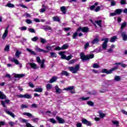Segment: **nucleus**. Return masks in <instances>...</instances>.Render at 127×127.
Returning <instances> with one entry per match:
<instances>
[{
	"label": "nucleus",
	"instance_id": "nucleus-1",
	"mask_svg": "<svg viewBox=\"0 0 127 127\" xmlns=\"http://www.w3.org/2000/svg\"><path fill=\"white\" fill-rule=\"evenodd\" d=\"M80 59L82 61H87L88 60H90V59H93L94 57H95V55L94 54H89V55H85L84 53H81L80 55Z\"/></svg>",
	"mask_w": 127,
	"mask_h": 127
},
{
	"label": "nucleus",
	"instance_id": "nucleus-2",
	"mask_svg": "<svg viewBox=\"0 0 127 127\" xmlns=\"http://www.w3.org/2000/svg\"><path fill=\"white\" fill-rule=\"evenodd\" d=\"M68 69L70 72H71L72 74H76L80 70V65L76 64L74 66H69Z\"/></svg>",
	"mask_w": 127,
	"mask_h": 127
},
{
	"label": "nucleus",
	"instance_id": "nucleus-3",
	"mask_svg": "<svg viewBox=\"0 0 127 127\" xmlns=\"http://www.w3.org/2000/svg\"><path fill=\"white\" fill-rule=\"evenodd\" d=\"M101 41H104L102 44V49L106 50L108 48V43L109 42V38H103L101 39Z\"/></svg>",
	"mask_w": 127,
	"mask_h": 127
},
{
	"label": "nucleus",
	"instance_id": "nucleus-4",
	"mask_svg": "<svg viewBox=\"0 0 127 127\" xmlns=\"http://www.w3.org/2000/svg\"><path fill=\"white\" fill-rule=\"evenodd\" d=\"M117 69H118V66H115L109 70H108V69H102V73H106L107 74H112V73H113V71L117 70Z\"/></svg>",
	"mask_w": 127,
	"mask_h": 127
},
{
	"label": "nucleus",
	"instance_id": "nucleus-5",
	"mask_svg": "<svg viewBox=\"0 0 127 127\" xmlns=\"http://www.w3.org/2000/svg\"><path fill=\"white\" fill-rule=\"evenodd\" d=\"M77 31H82L84 33H87V32H89V28L88 27H79L77 29Z\"/></svg>",
	"mask_w": 127,
	"mask_h": 127
},
{
	"label": "nucleus",
	"instance_id": "nucleus-6",
	"mask_svg": "<svg viewBox=\"0 0 127 127\" xmlns=\"http://www.w3.org/2000/svg\"><path fill=\"white\" fill-rule=\"evenodd\" d=\"M17 97H18V98H24L25 99H31V98H32V96L30 94H28V93H26L24 95H17Z\"/></svg>",
	"mask_w": 127,
	"mask_h": 127
},
{
	"label": "nucleus",
	"instance_id": "nucleus-7",
	"mask_svg": "<svg viewBox=\"0 0 127 127\" xmlns=\"http://www.w3.org/2000/svg\"><path fill=\"white\" fill-rule=\"evenodd\" d=\"M100 42V38H99V36H96L95 38L91 42V43L93 45L99 44Z\"/></svg>",
	"mask_w": 127,
	"mask_h": 127
},
{
	"label": "nucleus",
	"instance_id": "nucleus-8",
	"mask_svg": "<svg viewBox=\"0 0 127 127\" xmlns=\"http://www.w3.org/2000/svg\"><path fill=\"white\" fill-rule=\"evenodd\" d=\"M7 29H8V26L6 28V29L2 36V39L3 40H4L5 38L7 37V34H8V30Z\"/></svg>",
	"mask_w": 127,
	"mask_h": 127
},
{
	"label": "nucleus",
	"instance_id": "nucleus-9",
	"mask_svg": "<svg viewBox=\"0 0 127 127\" xmlns=\"http://www.w3.org/2000/svg\"><path fill=\"white\" fill-rule=\"evenodd\" d=\"M81 122L82 124H83L84 125H86V126H88L90 127V126H91L92 125L91 122H90L89 121H88V120L84 118L82 119Z\"/></svg>",
	"mask_w": 127,
	"mask_h": 127
},
{
	"label": "nucleus",
	"instance_id": "nucleus-10",
	"mask_svg": "<svg viewBox=\"0 0 127 127\" xmlns=\"http://www.w3.org/2000/svg\"><path fill=\"white\" fill-rule=\"evenodd\" d=\"M28 66H31V68H32L33 69H37V66L35 63H27L26 64V66L28 69L29 68Z\"/></svg>",
	"mask_w": 127,
	"mask_h": 127
},
{
	"label": "nucleus",
	"instance_id": "nucleus-11",
	"mask_svg": "<svg viewBox=\"0 0 127 127\" xmlns=\"http://www.w3.org/2000/svg\"><path fill=\"white\" fill-rule=\"evenodd\" d=\"M57 121H58L59 124H64L65 120L63 119L62 118H61L59 116L56 117Z\"/></svg>",
	"mask_w": 127,
	"mask_h": 127
},
{
	"label": "nucleus",
	"instance_id": "nucleus-12",
	"mask_svg": "<svg viewBox=\"0 0 127 127\" xmlns=\"http://www.w3.org/2000/svg\"><path fill=\"white\" fill-rule=\"evenodd\" d=\"M10 102V100L8 99L5 100L4 101H1V105L4 108H6V106H5V103L6 104H9Z\"/></svg>",
	"mask_w": 127,
	"mask_h": 127
},
{
	"label": "nucleus",
	"instance_id": "nucleus-13",
	"mask_svg": "<svg viewBox=\"0 0 127 127\" xmlns=\"http://www.w3.org/2000/svg\"><path fill=\"white\" fill-rule=\"evenodd\" d=\"M55 90H56V93L57 94H61V93H62V89L59 88V87H58V85H56L55 86Z\"/></svg>",
	"mask_w": 127,
	"mask_h": 127
},
{
	"label": "nucleus",
	"instance_id": "nucleus-14",
	"mask_svg": "<svg viewBox=\"0 0 127 127\" xmlns=\"http://www.w3.org/2000/svg\"><path fill=\"white\" fill-rule=\"evenodd\" d=\"M121 36L123 38V40H124V41H127V34H126V32H122L121 34Z\"/></svg>",
	"mask_w": 127,
	"mask_h": 127
},
{
	"label": "nucleus",
	"instance_id": "nucleus-15",
	"mask_svg": "<svg viewBox=\"0 0 127 127\" xmlns=\"http://www.w3.org/2000/svg\"><path fill=\"white\" fill-rule=\"evenodd\" d=\"M57 79H58L57 76H53L51 79H50L49 82L51 83H54V82H56V81H57Z\"/></svg>",
	"mask_w": 127,
	"mask_h": 127
},
{
	"label": "nucleus",
	"instance_id": "nucleus-16",
	"mask_svg": "<svg viewBox=\"0 0 127 127\" xmlns=\"http://www.w3.org/2000/svg\"><path fill=\"white\" fill-rule=\"evenodd\" d=\"M36 51L37 52H43L44 53H48V51H45L42 49H40L39 48H37L36 49Z\"/></svg>",
	"mask_w": 127,
	"mask_h": 127
},
{
	"label": "nucleus",
	"instance_id": "nucleus-17",
	"mask_svg": "<svg viewBox=\"0 0 127 127\" xmlns=\"http://www.w3.org/2000/svg\"><path fill=\"white\" fill-rule=\"evenodd\" d=\"M61 10L64 14H65L66 12H67V9H66L65 6L61 7Z\"/></svg>",
	"mask_w": 127,
	"mask_h": 127
},
{
	"label": "nucleus",
	"instance_id": "nucleus-18",
	"mask_svg": "<svg viewBox=\"0 0 127 127\" xmlns=\"http://www.w3.org/2000/svg\"><path fill=\"white\" fill-rule=\"evenodd\" d=\"M114 80L116 82H120L122 80V77L120 76L116 75L115 76Z\"/></svg>",
	"mask_w": 127,
	"mask_h": 127
},
{
	"label": "nucleus",
	"instance_id": "nucleus-19",
	"mask_svg": "<svg viewBox=\"0 0 127 127\" xmlns=\"http://www.w3.org/2000/svg\"><path fill=\"white\" fill-rule=\"evenodd\" d=\"M5 113L7 114L12 117V118H14L15 117V115L13 114V113L9 112L8 110H5Z\"/></svg>",
	"mask_w": 127,
	"mask_h": 127
},
{
	"label": "nucleus",
	"instance_id": "nucleus-20",
	"mask_svg": "<svg viewBox=\"0 0 127 127\" xmlns=\"http://www.w3.org/2000/svg\"><path fill=\"white\" fill-rule=\"evenodd\" d=\"M53 20L57 22H60V18L58 16H55L53 17Z\"/></svg>",
	"mask_w": 127,
	"mask_h": 127
},
{
	"label": "nucleus",
	"instance_id": "nucleus-21",
	"mask_svg": "<svg viewBox=\"0 0 127 127\" xmlns=\"http://www.w3.org/2000/svg\"><path fill=\"white\" fill-rule=\"evenodd\" d=\"M64 52H61L59 53V55H60V56H61V58L62 59H65L66 60V55L64 54Z\"/></svg>",
	"mask_w": 127,
	"mask_h": 127
},
{
	"label": "nucleus",
	"instance_id": "nucleus-22",
	"mask_svg": "<svg viewBox=\"0 0 127 127\" xmlns=\"http://www.w3.org/2000/svg\"><path fill=\"white\" fill-rule=\"evenodd\" d=\"M25 76V74H14V77H15V78H22Z\"/></svg>",
	"mask_w": 127,
	"mask_h": 127
},
{
	"label": "nucleus",
	"instance_id": "nucleus-23",
	"mask_svg": "<svg viewBox=\"0 0 127 127\" xmlns=\"http://www.w3.org/2000/svg\"><path fill=\"white\" fill-rule=\"evenodd\" d=\"M72 90H74L73 86H69L64 89V91H72Z\"/></svg>",
	"mask_w": 127,
	"mask_h": 127
},
{
	"label": "nucleus",
	"instance_id": "nucleus-24",
	"mask_svg": "<svg viewBox=\"0 0 127 127\" xmlns=\"http://www.w3.org/2000/svg\"><path fill=\"white\" fill-rule=\"evenodd\" d=\"M27 51H28V52H29V53H30V54H31L32 55H36V54L35 53V52L32 51L31 49H29V48H27L26 49Z\"/></svg>",
	"mask_w": 127,
	"mask_h": 127
},
{
	"label": "nucleus",
	"instance_id": "nucleus-25",
	"mask_svg": "<svg viewBox=\"0 0 127 127\" xmlns=\"http://www.w3.org/2000/svg\"><path fill=\"white\" fill-rule=\"evenodd\" d=\"M21 54V52L17 50L16 51L15 54V56L17 58H19V57H20V55Z\"/></svg>",
	"mask_w": 127,
	"mask_h": 127
},
{
	"label": "nucleus",
	"instance_id": "nucleus-26",
	"mask_svg": "<svg viewBox=\"0 0 127 127\" xmlns=\"http://www.w3.org/2000/svg\"><path fill=\"white\" fill-rule=\"evenodd\" d=\"M61 75H64V76L68 77L69 76V75H70V74L66 71L63 70V71L61 73Z\"/></svg>",
	"mask_w": 127,
	"mask_h": 127
},
{
	"label": "nucleus",
	"instance_id": "nucleus-27",
	"mask_svg": "<svg viewBox=\"0 0 127 127\" xmlns=\"http://www.w3.org/2000/svg\"><path fill=\"white\" fill-rule=\"evenodd\" d=\"M43 29H44V30H52L51 27H50V26L48 25L44 26L43 27Z\"/></svg>",
	"mask_w": 127,
	"mask_h": 127
},
{
	"label": "nucleus",
	"instance_id": "nucleus-28",
	"mask_svg": "<svg viewBox=\"0 0 127 127\" xmlns=\"http://www.w3.org/2000/svg\"><path fill=\"white\" fill-rule=\"evenodd\" d=\"M43 89L42 88H37L34 89V92H38V93H42Z\"/></svg>",
	"mask_w": 127,
	"mask_h": 127
},
{
	"label": "nucleus",
	"instance_id": "nucleus-29",
	"mask_svg": "<svg viewBox=\"0 0 127 127\" xmlns=\"http://www.w3.org/2000/svg\"><path fill=\"white\" fill-rule=\"evenodd\" d=\"M123 12V9H117L115 10V13L117 14H121Z\"/></svg>",
	"mask_w": 127,
	"mask_h": 127
},
{
	"label": "nucleus",
	"instance_id": "nucleus-30",
	"mask_svg": "<svg viewBox=\"0 0 127 127\" xmlns=\"http://www.w3.org/2000/svg\"><path fill=\"white\" fill-rule=\"evenodd\" d=\"M95 23H96V24H97V25L100 26V27H102V20H101L95 21Z\"/></svg>",
	"mask_w": 127,
	"mask_h": 127
},
{
	"label": "nucleus",
	"instance_id": "nucleus-31",
	"mask_svg": "<svg viewBox=\"0 0 127 127\" xmlns=\"http://www.w3.org/2000/svg\"><path fill=\"white\" fill-rule=\"evenodd\" d=\"M45 5H42V8L39 10V11L41 12V13H43V12H45V11H46V9H45Z\"/></svg>",
	"mask_w": 127,
	"mask_h": 127
},
{
	"label": "nucleus",
	"instance_id": "nucleus-32",
	"mask_svg": "<svg viewBox=\"0 0 127 127\" xmlns=\"http://www.w3.org/2000/svg\"><path fill=\"white\" fill-rule=\"evenodd\" d=\"M99 117L101 119H103V118H105L106 114L103 113L102 111L99 112Z\"/></svg>",
	"mask_w": 127,
	"mask_h": 127
},
{
	"label": "nucleus",
	"instance_id": "nucleus-33",
	"mask_svg": "<svg viewBox=\"0 0 127 127\" xmlns=\"http://www.w3.org/2000/svg\"><path fill=\"white\" fill-rule=\"evenodd\" d=\"M23 115H24V116H27V117H30V118H33L32 114L29 113L24 112L23 113Z\"/></svg>",
	"mask_w": 127,
	"mask_h": 127
},
{
	"label": "nucleus",
	"instance_id": "nucleus-34",
	"mask_svg": "<svg viewBox=\"0 0 127 127\" xmlns=\"http://www.w3.org/2000/svg\"><path fill=\"white\" fill-rule=\"evenodd\" d=\"M46 89L48 91H49V90H51L52 89V84H50L49 83L47 84Z\"/></svg>",
	"mask_w": 127,
	"mask_h": 127
},
{
	"label": "nucleus",
	"instance_id": "nucleus-35",
	"mask_svg": "<svg viewBox=\"0 0 127 127\" xmlns=\"http://www.w3.org/2000/svg\"><path fill=\"white\" fill-rule=\"evenodd\" d=\"M68 47H69V45L68 44H64L62 47V50H65V49H67Z\"/></svg>",
	"mask_w": 127,
	"mask_h": 127
},
{
	"label": "nucleus",
	"instance_id": "nucleus-36",
	"mask_svg": "<svg viewBox=\"0 0 127 127\" xmlns=\"http://www.w3.org/2000/svg\"><path fill=\"white\" fill-rule=\"evenodd\" d=\"M117 38H118V37L117 36H114V37H111L110 39V42H115Z\"/></svg>",
	"mask_w": 127,
	"mask_h": 127
},
{
	"label": "nucleus",
	"instance_id": "nucleus-37",
	"mask_svg": "<svg viewBox=\"0 0 127 127\" xmlns=\"http://www.w3.org/2000/svg\"><path fill=\"white\" fill-rule=\"evenodd\" d=\"M113 125H115L116 127H119L120 126V122L118 121H112Z\"/></svg>",
	"mask_w": 127,
	"mask_h": 127
},
{
	"label": "nucleus",
	"instance_id": "nucleus-38",
	"mask_svg": "<svg viewBox=\"0 0 127 127\" xmlns=\"http://www.w3.org/2000/svg\"><path fill=\"white\" fill-rule=\"evenodd\" d=\"M45 63V60H42V63H41V68H45V64H44V63Z\"/></svg>",
	"mask_w": 127,
	"mask_h": 127
},
{
	"label": "nucleus",
	"instance_id": "nucleus-39",
	"mask_svg": "<svg viewBox=\"0 0 127 127\" xmlns=\"http://www.w3.org/2000/svg\"><path fill=\"white\" fill-rule=\"evenodd\" d=\"M5 6H7V7L13 8V7H14V5L12 3H8L5 5Z\"/></svg>",
	"mask_w": 127,
	"mask_h": 127
},
{
	"label": "nucleus",
	"instance_id": "nucleus-40",
	"mask_svg": "<svg viewBox=\"0 0 127 127\" xmlns=\"http://www.w3.org/2000/svg\"><path fill=\"white\" fill-rule=\"evenodd\" d=\"M40 42H41L43 44H45V43H46V40L42 37L40 38Z\"/></svg>",
	"mask_w": 127,
	"mask_h": 127
},
{
	"label": "nucleus",
	"instance_id": "nucleus-41",
	"mask_svg": "<svg viewBox=\"0 0 127 127\" xmlns=\"http://www.w3.org/2000/svg\"><path fill=\"white\" fill-rule=\"evenodd\" d=\"M51 57H55V58H56L57 57V54H56V53L54 52H51L50 53Z\"/></svg>",
	"mask_w": 127,
	"mask_h": 127
},
{
	"label": "nucleus",
	"instance_id": "nucleus-42",
	"mask_svg": "<svg viewBox=\"0 0 127 127\" xmlns=\"http://www.w3.org/2000/svg\"><path fill=\"white\" fill-rule=\"evenodd\" d=\"M14 63H15V64H16V65H19V61H18V60H17V59H16L15 58H13V62Z\"/></svg>",
	"mask_w": 127,
	"mask_h": 127
},
{
	"label": "nucleus",
	"instance_id": "nucleus-43",
	"mask_svg": "<svg viewBox=\"0 0 127 127\" xmlns=\"http://www.w3.org/2000/svg\"><path fill=\"white\" fill-rule=\"evenodd\" d=\"M4 51L6 52H8L9 51V45H7L4 49Z\"/></svg>",
	"mask_w": 127,
	"mask_h": 127
},
{
	"label": "nucleus",
	"instance_id": "nucleus-44",
	"mask_svg": "<svg viewBox=\"0 0 127 127\" xmlns=\"http://www.w3.org/2000/svg\"><path fill=\"white\" fill-rule=\"evenodd\" d=\"M0 99H6V96L3 92H0Z\"/></svg>",
	"mask_w": 127,
	"mask_h": 127
},
{
	"label": "nucleus",
	"instance_id": "nucleus-45",
	"mask_svg": "<svg viewBox=\"0 0 127 127\" xmlns=\"http://www.w3.org/2000/svg\"><path fill=\"white\" fill-rule=\"evenodd\" d=\"M21 110H23V109H28V106L24 104H22L21 105Z\"/></svg>",
	"mask_w": 127,
	"mask_h": 127
},
{
	"label": "nucleus",
	"instance_id": "nucleus-46",
	"mask_svg": "<svg viewBox=\"0 0 127 127\" xmlns=\"http://www.w3.org/2000/svg\"><path fill=\"white\" fill-rule=\"evenodd\" d=\"M49 121L51 123H52V124H56V123H57V122L56 121V120H55V119H53V118H51L49 119Z\"/></svg>",
	"mask_w": 127,
	"mask_h": 127
},
{
	"label": "nucleus",
	"instance_id": "nucleus-47",
	"mask_svg": "<svg viewBox=\"0 0 127 127\" xmlns=\"http://www.w3.org/2000/svg\"><path fill=\"white\" fill-rule=\"evenodd\" d=\"M127 26V22H124L121 25V29H124Z\"/></svg>",
	"mask_w": 127,
	"mask_h": 127
},
{
	"label": "nucleus",
	"instance_id": "nucleus-48",
	"mask_svg": "<svg viewBox=\"0 0 127 127\" xmlns=\"http://www.w3.org/2000/svg\"><path fill=\"white\" fill-rule=\"evenodd\" d=\"M32 41H33L34 42H36L38 40V37H34V38H31Z\"/></svg>",
	"mask_w": 127,
	"mask_h": 127
},
{
	"label": "nucleus",
	"instance_id": "nucleus-49",
	"mask_svg": "<svg viewBox=\"0 0 127 127\" xmlns=\"http://www.w3.org/2000/svg\"><path fill=\"white\" fill-rule=\"evenodd\" d=\"M19 29H20V30H21V31H23V30H26L27 29V28L25 26H23L19 27Z\"/></svg>",
	"mask_w": 127,
	"mask_h": 127
},
{
	"label": "nucleus",
	"instance_id": "nucleus-50",
	"mask_svg": "<svg viewBox=\"0 0 127 127\" xmlns=\"http://www.w3.org/2000/svg\"><path fill=\"white\" fill-rule=\"evenodd\" d=\"M77 36H78V33L76 32L73 35V36H72L73 39H76L77 38Z\"/></svg>",
	"mask_w": 127,
	"mask_h": 127
},
{
	"label": "nucleus",
	"instance_id": "nucleus-51",
	"mask_svg": "<svg viewBox=\"0 0 127 127\" xmlns=\"http://www.w3.org/2000/svg\"><path fill=\"white\" fill-rule=\"evenodd\" d=\"M28 30H29V32L31 33H35V30L33 28H28Z\"/></svg>",
	"mask_w": 127,
	"mask_h": 127
},
{
	"label": "nucleus",
	"instance_id": "nucleus-52",
	"mask_svg": "<svg viewBox=\"0 0 127 127\" xmlns=\"http://www.w3.org/2000/svg\"><path fill=\"white\" fill-rule=\"evenodd\" d=\"M100 65H99V64H93V68H100Z\"/></svg>",
	"mask_w": 127,
	"mask_h": 127
},
{
	"label": "nucleus",
	"instance_id": "nucleus-53",
	"mask_svg": "<svg viewBox=\"0 0 127 127\" xmlns=\"http://www.w3.org/2000/svg\"><path fill=\"white\" fill-rule=\"evenodd\" d=\"M87 104L89 105L91 107H93V106H94V103L92 101H88L87 102Z\"/></svg>",
	"mask_w": 127,
	"mask_h": 127
},
{
	"label": "nucleus",
	"instance_id": "nucleus-54",
	"mask_svg": "<svg viewBox=\"0 0 127 127\" xmlns=\"http://www.w3.org/2000/svg\"><path fill=\"white\" fill-rule=\"evenodd\" d=\"M89 99H90L89 97H82L80 98V100H82V101H87V100H89Z\"/></svg>",
	"mask_w": 127,
	"mask_h": 127
},
{
	"label": "nucleus",
	"instance_id": "nucleus-55",
	"mask_svg": "<svg viewBox=\"0 0 127 127\" xmlns=\"http://www.w3.org/2000/svg\"><path fill=\"white\" fill-rule=\"evenodd\" d=\"M55 50H56V51H60V50H62V47L58 46L55 48Z\"/></svg>",
	"mask_w": 127,
	"mask_h": 127
},
{
	"label": "nucleus",
	"instance_id": "nucleus-56",
	"mask_svg": "<svg viewBox=\"0 0 127 127\" xmlns=\"http://www.w3.org/2000/svg\"><path fill=\"white\" fill-rule=\"evenodd\" d=\"M100 93H106V92H108V89H103L99 91Z\"/></svg>",
	"mask_w": 127,
	"mask_h": 127
},
{
	"label": "nucleus",
	"instance_id": "nucleus-57",
	"mask_svg": "<svg viewBox=\"0 0 127 127\" xmlns=\"http://www.w3.org/2000/svg\"><path fill=\"white\" fill-rule=\"evenodd\" d=\"M117 4V2L115 0L112 1L111 2V5L112 6H114V5H116Z\"/></svg>",
	"mask_w": 127,
	"mask_h": 127
},
{
	"label": "nucleus",
	"instance_id": "nucleus-58",
	"mask_svg": "<svg viewBox=\"0 0 127 127\" xmlns=\"http://www.w3.org/2000/svg\"><path fill=\"white\" fill-rule=\"evenodd\" d=\"M36 60H37L38 63L41 64L42 62H41V60H40V57H37Z\"/></svg>",
	"mask_w": 127,
	"mask_h": 127
},
{
	"label": "nucleus",
	"instance_id": "nucleus-59",
	"mask_svg": "<svg viewBox=\"0 0 127 127\" xmlns=\"http://www.w3.org/2000/svg\"><path fill=\"white\" fill-rule=\"evenodd\" d=\"M26 22L28 24H30L31 23H32V21H31L30 19H27L26 20Z\"/></svg>",
	"mask_w": 127,
	"mask_h": 127
},
{
	"label": "nucleus",
	"instance_id": "nucleus-60",
	"mask_svg": "<svg viewBox=\"0 0 127 127\" xmlns=\"http://www.w3.org/2000/svg\"><path fill=\"white\" fill-rule=\"evenodd\" d=\"M120 3L121 4H126L127 1L126 0H121Z\"/></svg>",
	"mask_w": 127,
	"mask_h": 127
},
{
	"label": "nucleus",
	"instance_id": "nucleus-61",
	"mask_svg": "<svg viewBox=\"0 0 127 127\" xmlns=\"http://www.w3.org/2000/svg\"><path fill=\"white\" fill-rule=\"evenodd\" d=\"M28 85L31 88H33L34 87V85H33V83H32V82H29Z\"/></svg>",
	"mask_w": 127,
	"mask_h": 127
},
{
	"label": "nucleus",
	"instance_id": "nucleus-62",
	"mask_svg": "<svg viewBox=\"0 0 127 127\" xmlns=\"http://www.w3.org/2000/svg\"><path fill=\"white\" fill-rule=\"evenodd\" d=\"M89 42L86 43L84 45V48L85 49H87L88 47H89Z\"/></svg>",
	"mask_w": 127,
	"mask_h": 127
},
{
	"label": "nucleus",
	"instance_id": "nucleus-63",
	"mask_svg": "<svg viewBox=\"0 0 127 127\" xmlns=\"http://www.w3.org/2000/svg\"><path fill=\"white\" fill-rule=\"evenodd\" d=\"M31 108H37L38 106L37 104H35V103L34 104H32L31 105Z\"/></svg>",
	"mask_w": 127,
	"mask_h": 127
},
{
	"label": "nucleus",
	"instance_id": "nucleus-64",
	"mask_svg": "<svg viewBox=\"0 0 127 127\" xmlns=\"http://www.w3.org/2000/svg\"><path fill=\"white\" fill-rule=\"evenodd\" d=\"M121 112L122 113L124 114V115H126V116H127V112L126 111V110H121Z\"/></svg>",
	"mask_w": 127,
	"mask_h": 127
}]
</instances>
